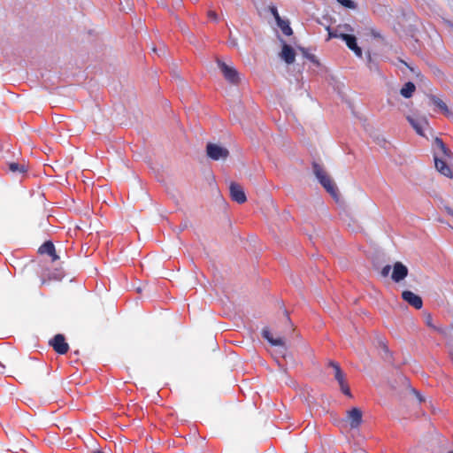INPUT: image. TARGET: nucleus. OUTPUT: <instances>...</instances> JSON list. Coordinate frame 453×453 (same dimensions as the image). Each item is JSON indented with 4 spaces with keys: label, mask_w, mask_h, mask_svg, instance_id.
<instances>
[{
    "label": "nucleus",
    "mask_w": 453,
    "mask_h": 453,
    "mask_svg": "<svg viewBox=\"0 0 453 453\" xmlns=\"http://www.w3.org/2000/svg\"><path fill=\"white\" fill-rule=\"evenodd\" d=\"M434 165L438 172L446 177L452 176V171L448 165V160L452 158L450 150L446 147L441 139L436 137L433 142Z\"/></svg>",
    "instance_id": "1"
},
{
    "label": "nucleus",
    "mask_w": 453,
    "mask_h": 453,
    "mask_svg": "<svg viewBox=\"0 0 453 453\" xmlns=\"http://www.w3.org/2000/svg\"><path fill=\"white\" fill-rule=\"evenodd\" d=\"M313 173L319 183L324 187V188L334 198L338 196V189L331 179V177L326 173L324 168L318 163H313L312 165Z\"/></svg>",
    "instance_id": "2"
},
{
    "label": "nucleus",
    "mask_w": 453,
    "mask_h": 453,
    "mask_svg": "<svg viewBox=\"0 0 453 453\" xmlns=\"http://www.w3.org/2000/svg\"><path fill=\"white\" fill-rule=\"evenodd\" d=\"M407 119L418 134L424 137L432 134V128L425 115H408Z\"/></svg>",
    "instance_id": "3"
},
{
    "label": "nucleus",
    "mask_w": 453,
    "mask_h": 453,
    "mask_svg": "<svg viewBox=\"0 0 453 453\" xmlns=\"http://www.w3.org/2000/svg\"><path fill=\"white\" fill-rule=\"evenodd\" d=\"M328 366L333 369V374L335 380L338 382L341 391L347 396L352 397L349 386L346 380V374L341 369L340 365L334 361H330Z\"/></svg>",
    "instance_id": "4"
},
{
    "label": "nucleus",
    "mask_w": 453,
    "mask_h": 453,
    "mask_svg": "<svg viewBox=\"0 0 453 453\" xmlns=\"http://www.w3.org/2000/svg\"><path fill=\"white\" fill-rule=\"evenodd\" d=\"M216 62L225 79L228 82L232 84L239 83L241 81V76L233 65L226 64L219 58H217Z\"/></svg>",
    "instance_id": "5"
},
{
    "label": "nucleus",
    "mask_w": 453,
    "mask_h": 453,
    "mask_svg": "<svg viewBox=\"0 0 453 453\" xmlns=\"http://www.w3.org/2000/svg\"><path fill=\"white\" fill-rule=\"evenodd\" d=\"M206 154L212 160H226L229 156V150L217 143L209 142L206 146Z\"/></svg>",
    "instance_id": "6"
},
{
    "label": "nucleus",
    "mask_w": 453,
    "mask_h": 453,
    "mask_svg": "<svg viewBox=\"0 0 453 453\" xmlns=\"http://www.w3.org/2000/svg\"><path fill=\"white\" fill-rule=\"evenodd\" d=\"M346 421L349 423L350 428L357 429L363 421V413L359 408L353 407L347 411Z\"/></svg>",
    "instance_id": "7"
},
{
    "label": "nucleus",
    "mask_w": 453,
    "mask_h": 453,
    "mask_svg": "<svg viewBox=\"0 0 453 453\" xmlns=\"http://www.w3.org/2000/svg\"><path fill=\"white\" fill-rule=\"evenodd\" d=\"M50 344L53 347L54 350L60 355L65 354L69 349V346L65 342L63 334L55 335L53 339L50 341Z\"/></svg>",
    "instance_id": "8"
},
{
    "label": "nucleus",
    "mask_w": 453,
    "mask_h": 453,
    "mask_svg": "<svg viewBox=\"0 0 453 453\" xmlns=\"http://www.w3.org/2000/svg\"><path fill=\"white\" fill-rule=\"evenodd\" d=\"M230 196L232 200L238 203H243L246 201V195L241 185L235 182H231L229 186Z\"/></svg>",
    "instance_id": "9"
},
{
    "label": "nucleus",
    "mask_w": 453,
    "mask_h": 453,
    "mask_svg": "<svg viewBox=\"0 0 453 453\" xmlns=\"http://www.w3.org/2000/svg\"><path fill=\"white\" fill-rule=\"evenodd\" d=\"M263 337L270 342L273 346H278L281 348L280 353L283 356L286 351L285 341L281 337L274 338L268 328H265L262 331Z\"/></svg>",
    "instance_id": "10"
},
{
    "label": "nucleus",
    "mask_w": 453,
    "mask_h": 453,
    "mask_svg": "<svg viewBox=\"0 0 453 453\" xmlns=\"http://www.w3.org/2000/svg\"><path fill=\"white\" fill-rule=\"evenodd\" d=\"M282 42V49L280 52L279 56L280 58L284 60V62L288 65H291L295 62L296 59V52L294 49L287 44L285 42Z\"/></svg>",
    "instance_id": "11"
},
{
    "label": "nucleus",
    "mask_w": 453,
    "mask_h": 453,
    "mask_svg": "<svg viewBox=\"0 0 453 453\" xmlns=\"http://www.w3.org/2000/svg\"><path fill=\"white\" fill-rule=\"evenodd\" d=\"M408 275V268L401 262H396L393 266V273L391 275L395 282L403 280Z\"/></svg>",
    "instance_id": "12"
},
{
    "label": "nucleus",
    "mask_w": 453,
    "mask_h": 453,
    "mask_svg": "<svg viewBox=\"0 0 453 453\" xmlns=\"http://www.w3.org/2000/svg\"><path fill=\"white\" fill-rule=\"evenodd\" d=\"M403 299L407 302L410 305L416 309H421L423 305L422 299L419 296L414 294L410 290H405L402 293Z\"/></svg>",
    "instance_id": "13"
},
{
    "label": "nucleus",
    "mask_w": 453,
    "mask_h": 453,
    "mask_svg": "<svg viewBox=\"0 0 453 453\" xmlns=\"http://www.w3.org/2000/svg\"><path fill=\"white\" fill-rule=\"evenodd\" d=\"M341 39H342L347 46L354 51V53L358 57H362V50L360 47L357 44V39L354 35H341Z\"/></svg>",
    "instance_id": "14"
},
{
    "label": "nucleus",
    "mask_w": 453,
    "mask_h": 453,
    "mask_svg": "<svg viewBox=\"0 0 453 453\" xmlns=\"http://www.w3.org/2000/svg\"><path fill=\"white\" fill-rule=\"evenodd\" d=\"M328 31V40L331 38H341V35H347L344 31H352V28L349 25L339 26L337 29L332 32L329 27H326Z\"/></svg>",
    "instance_id": "15"
},
{
    "label": "nucleus",
    "mask_w": 453,
    "mask_h": 453,
    "mask_svg": "<svg viewBox=\"0 0 453 453\" xmlns=\"http://www.w3.org/2000/svg\"><path fill=\"white\" fill-rule=\"evenodd\" d=\"M39 251L42 254H48L52 257L53 260H56L58 258V256L55 253V247L51 242H44L39 249Z\"/></svg>",
    "instance_id": "16"
},
{
    "label": "nucleus",
    "mask_w": 453,
    "mask_h": 453,
    "mask_svg": "<svg viewBox=\"0 0 453 453\" xmlns=\"http://www.w3.org/2000/svg\"><path fill=\"white\" fill-rule=\"evenodd\" d=\"M415 89V85L412 82L409 81L405 83L403 87L401 88L400 94L405 98H410L412 96Z\"/></svg>",
    "instance_id": "17"
},
{
    "label": "nucleus",
    "mask_w": 453,
    "mask_h": 453,
    "mask_svg": "<svg viewBox=\"0 0 453 453\" xmlns=\"http://www.w3.org/2000/svg\"><path fill=\"white\" fill-rule=\"evenodd\" d=\"M431 103L435 106L434 111H449L448 106L445 102L438 97H432Z\"/></svg>",
    "instance_id": "18"
},
{
    "label": "nucleus",
    "mask_w": 453,
    "mask_h": 453,
    "mask_svg": "<svg viewBox=\"0 0 453 453\" xmlns=\"http://www.w3.org/2000/svg\"><path fill=\"white\" fill-rule=\"evenodd\" d=\"M276 21H277V25L280 27V28L281 29V31H282L286 35H292V29H291V27H289V25H288V21L283 20L281 18H280V20H276Z\"/></svg>",
    "instance_id": "19"
},
{
    "label": "nucleus",
    "mask_w": 453,
    "mask_h": 453,
    "mask_svg": "<svg viewBox=\"0 0 453 453\" xmlns=\"http://www.w3.org/2000/svg\"><path fill=\"white\" fill-rule=\"evenodd\" d=\"M9 170L12 173H24L27 172V167L25 165H21L19 163H10Z\"/></svg>",
    "instance_id": "20"
},
{
    "label": "nucleus",
    "mask_w": 453,
    "mask_h": 453,
    "mask_svg": "<svg viewBox=\"0 0 453 453\" xmlns=\"http://www.w3.org/2000/svg\"><path fill=\"white\" fill-rule=\"evenodd\" d=\"M299 50L303 53V57L308 58L310 61L313 62L314 64H319L316 57L313 54L309 53L308 50H306L303 47H299Z\"/></svg>",
    "instance_id": "21"
},
{
    "label": "nucleus",
    "mask_w": 453,
    "mask_h": 453,
    "mask_svg": "<svg viewBox=\"0 0 453 453\" xmlns=\"http://www.w3.org/2000/svg\"><path fill=\"white\" fill-rule=\"evenodd\" d=\"M338 3H340L341 4H342L343 6L347 7V8H349V9H355L356 8V4L353 1L351 0H337Z\"/></svg>",
    "instance_id": "22"
},
{
    "label": "nucleus",
    "mask_w": 453,
    "mask_h": 453,
    "mask_svg": "<svg viewBox=\"0 0 453 453\" xmlns=\"http://www.w3.org/2000/svg\"><path fill=\"white\" fill-rule=\"evenodd\" d=\"M390 271H391V266H390V265H385V266L382 268V270H381V275H382L383 277H387V276L389 274Z\"/></svg>",
    "instance_id": "23"
},
{
    "label": "nucleus",
    "mask_w": 453,
    "mask_h": 453,
    "mask_svg": "<svg viewBox=\"0 0 453 453\" xmlns=\"http://www.w3.org/2000/svg\"><path fill=\"white\" fill-rule=\"evenodd\" d=\"M270 11H271L272 14L274 16L275 19L280 20V17L277 12L276 7H274V6L270 7Z\"/></svg>",
    "instance_id": "24"
},
{
    "label": "nucleus",
    "mask_w": 453,
    "mask_h": 453,
    "mask_svg": "<svg viewBox=\"0 0 453 453\" xmlns=\"http://www.w3.org/2000/svg\"><path fill=\"white\" fill-rule=\"evenodd\" d=\"M229 41H230V45L232 47L237 46V39L233 36L232 32H230Z\"/></svg>",
    "instance_id": "25"
},
{
    "label": "nucleus",
    "mask_w": 453,
    "mask_h": 453,
    "mask_svg": "<svg viewBox=\"0 0 453 453\" xmlns=\"http://www.w3.org/2000/svg\"><path fill=\"white\" fill-rule=\"evenodd\" d=\"M208 15L211 19L218 20V17L215 12L211 11L208 12Z\"/></svg>",
    "instance_id": "26"
},
{
    "label": "nucleus",
    "mask_w": 453,
    "mask_h": 453,
    "mask_svg": "<svg viewBox=\"0 0 453 453\" xmlns=\"http://www.w3.org/2000/svg\"><path fill=\"white\" fill-rule=\"evenodd\" d=\"M367 58H368V61H369V62H371V61H372V57H371V54H370V53H368V54H367Z\"/></svg>",
    "instance_id": "27"
},
{
    "label": "nucleus",
    "mask_w": 453,
    "mask_h": 453,
    "mask_svg": "<svg viewBox=\"0 0 453 453\" xmlns=\"http://www.w3.org/2000/svg\"><path fill=\"white\" fill-rule=\"evenodd\" d=\"M416 394H417V395H418V397L419 401L421 402V401L423 400V399H422V397H421V395H419V394H418V393H416Z\"/></svg>",
    "instance_id": "28"
},
{
    "label": "nucleus",
    "mask_w": 453,
    "mask_h": 453,
    "mask_svg": "<svg viewBox=\"0 0 453 453\" xmlns=\"http://www.w3.org/2000/svg\"><path fill=\"white\" fill-rule=\"evenodd\" d=\"M92 453H104V452L101 450H94Z\"/></svg>",
    "instance_id": "29"
},
{
    "label": "nucleus",
    "mask_w": 453,
    "mask_h": 453,
    "mask_svg": "<svg viewBox=\"0 0 453 453\" xmlns=\"http://www.w3.org/2000/svg\"><path fill=\"white\" fill-rule=\"evenodd\" d=\"M24 110H31L30 107H25Z\"/></svg>",
    "instance_id": "30"
},
{
    "label": "nucleus",
    "mask_w": 453,
    "mask_h": 453,
    "mask_svg": "<svg viewBox=\"0 0 453 453\" xmlns=\"http://www.w3.org/2000/svg\"><path fill=\"white\" fill-rule=\"evenodd\" d=\"M448 453H453V450L449 451Z\"/></svg>",
    "instance_id": "31"
}]
</instances>
